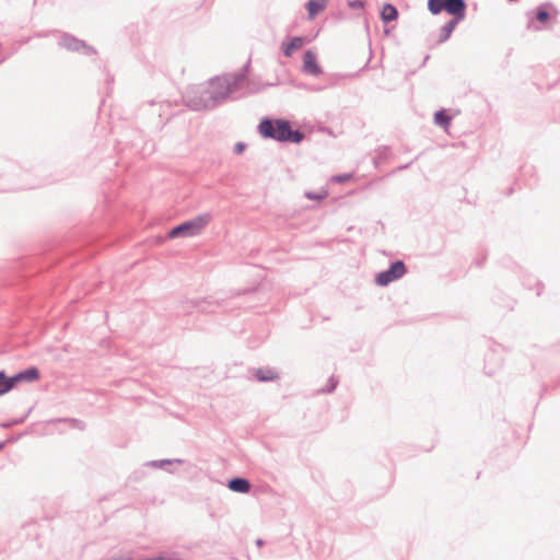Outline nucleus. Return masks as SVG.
Returning <instances> with one entry per match:
<instances>
[{
    "instance_id": "1",
    "label": "nucleus",
    "mask_w": 560,
    "mask_h": 560,
    "mask_svg": "<svg viewBox=\"0 0 560 560\" xmlns=\"http://www.w3.org/2000/svg\"><path fill=\"white\" fill-rule=\"evenodd\" d=\"M257 131L264 139H271L282 143H301L305 133L300 129H293L289 120L283 118L264 117L258 126Z\"/></svg>"
},
{
    "instance_id": "2",
    "label": "nucleus",
    "mask_w": 560,
    "mask_h": 560,
    "mask_svg": "<svg viewBox=\"0 0 560 560\" xmlns=\"http://www.w3.org/2000/svg\"><path fill=\"white\" fill-rule=\"evenodd\" d=\"M249 62H247L238 73H229L222 77H215L208 81L205 85L215 107L221 105L231 94L237 92L246 81L245 71H247Z\"/></svg>"
},
{
    "instance_id": "3",
    "label": "nucleus",
    "mask_w": 560,
    "mask_h": 560,
    "mask_svg": "<svg viewBox=\"0 0 560 560\" xmlns=\"http://www.w3.org/2000/svg\"><path fill=\"white\" fill-rule=\"evenodd\" d=\"M210 213H201L190 220L175 225L167 232L168 238L191 237L200 234L205 226L211 221Z\"/></svg>"
},
{
    "instance_id": "4",
    "label": "nucleus",
    "mask_w": 560,
    "mask_h": 560,
    "mask_svg": "<svg viewBox=\"0 0 560 560\" xmlns=\"http://www.w3.org/2000/svg\"><path fill=\"white\" fill-rule=\"evenodd\" d=\"M185 105L191 110H208L215 108L205 85L190 86L183 94Z\"/></svg>"
},
{
    "instance_id": "5",
    "label": "nucleus",
    "mask_w": 560,
    "mask_h": 560,
    "mask_svg": "<svg viewBox=\"0 0 560 560\" xmlns=\"http://www.w3.org/2000/svg\"><path fill=\"white\" fill-rule=\"evenodd\" d=\"M428 10L433 15L445 11L452 19L464 21L467 4L465 0H428Z\"/></svg>"
},
{
    "instance_id": "6",
    "label": "nucleus",
    "mask_w": 560,
    "mask_h": 560,
    "mask_svg": "<svg viewBox=\"0 0 560 560\" xmlns=\"http://www.w3.org/2000/svg\"><path fill=\"white\" fill-rule=\"evenodd\" d=\"M407 272V267L402 260H395L389 264L386 270L380 271L375 277V283L378 287H386L389 283L402 278Z\"/></svg>"
},
{
    "instance_id": "7",
    "label": "nucleus",
    "mask_w": 560,
    "mask_h": 560,
    "mask_svg": "<svg viewBox=\"0 0 560 560\" xmlns=\"http://www.w3.org/2000/svg\"><path fill=\"white\" fill-rule=\"evenodd\" d=\"M58 45L69 51L82 52L83 55H95L94 47L88 45L84 40L77 38L69 33H61Z\"/></svg>"
},
{
    "instance_id": "8",
    "label": "nucleus",
    "mask_w": 560,
    "mask_h": 560,
    "mask_svg": "<svg viewBox=\"0 0 560 560\" xmlns=\"http://www.w3.org/2000/svg\"><path fill=\"white\" fill-rule=\"evenodd\" d=\"M303 71L311 75H319L323 72L322 67L317 62L316 54L312 50H306L303 56Z\"/></svg>"
},
{
    "instance_id": "9",
    "label": "nucleus",
    "mask_w": 560,
    "mask_h": 560,
    "mask_svg": "<svg viewBox=\"0 0 560 560\" xmlns=\"http://www.w3.org/2000/svg\"><path fill=\"white\" fill-rule=\"evenodd\" d=\"M40 378V372L38 368L36 366H30L23 371H20L12 375V382L13 386L15 387L16 384L26 382V383H33Z\"/></svg>"
},
{
    "instance_id": "10",
    "label": "nucleus",
    "mask_w": 560,
    "mask_h": 560,
    "mask_svg": "<svg viewBox=\"0 0 560 560\" xmlns=\"http://www.w3.org/2000/svg\"><path fill=\"white\" fill-rule=\"evenodd\" d=\"M228 488L233 492L248 493L250 491L252 485L247 478L233 477L228 481Z\"/></svg>"
},
{
    "instance_id": "11",
    "label": "nucleus",
    "mask_w": 560,
    "mask_h": 560,
    "mask_svg": "<svg viewBox=\"0 0 560 560\" xmlns=\"http://www.w3.org/2000/svg\"><path fill=\"white\" fill-rule=\"evenodd\" d=\"M551 7V3L547 2V3H541L539 4L535 11H533L534 13V18L539 22V23H547L550 19V13L548 11V8ZM532 12H528L527 13V16H528V20L529 22H532V16H530ZM528 27H530V23H528Z\"/></svg>"
},
{
    "instance_id": "12",
    "label": "nucleus",
    "mask_w": 560,
    "mask_h": 560,
    "mask_svg": "<svg viewBox=\"0 0 560 560\" xmlns=\"http://www.w3.org/2000/svg\"><path fill=\"white\" fill-rule=\"evenodd\" d=\"M304 44V37L294 36L289 42L281 44V50L285 57H291L295 50L302 48Z\"/></svg>"
},
{
    "instance_id": "13",
    "label": "nucleus",
    "mask_w": 560,
    "mask_h": 560,
    "mask_svg": "<svg viewBox=\"0 0 560 560\" xmlns=\"http://www.w3.org/2000/svg\"><path fill=\"white\" fill-rule=\"evenodd\" d=\"M254 375H255L256 380L260 383L271 382L279 377L278 373L273 369H270V368L255 369Z\"/></svg>"
},
{
    "instance_id": "14",
    "label": "nucleus",
    "mask_w": 560,
    "mask_h": 560,
    "mask_svg": "<svg viewBox=\"0 0 560 560\" xmlns=\"http://www.w3.org/2000/svg\"><path fill=\"white\" fill-rule=\"evenodd\" d=\"M399 12L392 3H385L381 11V19L384 23H389L398 19Z\"/></svg>"
},
{
    "instance_id": "15",
    "label": "nucleus",
    "mask_w": 560,
    "mask_h": 560,
    "mask_svg": "<svg viewBox=\"0 0 560 560\" xmlns=\"http://www.w3.org/2000/svg\"><path fill=\"white\" fill-rule=\"evenodd\" d=\"M462 22L460 20H456V19H451L448 22H446L442 27H441V33H440V38H439V43L442 44L444 42H446L453 31L455 30L456 25Z\"/></svg>"
},
{
    "instance_id": "16",
    "label": "nucleus",
    "mask_w": 560,
    "mask_h": 560,
    "mask_svg": "<svg viewBox=\"0 0 560 560\" xmlns=\"http://www.w3.org/2000/svg\"><path fill=\"white\" fill-rule=\"evenodd\" d=\"M327 0H308L306 2V10L308 16L312 19L316 16L320 11H323L326 7Z\"/></svg>"
},
{
    "instance_id": "17",
    "label": "nucleus",
    "mask_w": 560,
    "mask_h": 560,
    "mask_svg": "<svg viewBox=\"0 0 560 560\" xmlns=\"http://www.w3.org/2000/svg\"><path fill=\"white\" fill-rule=\"evenodd\" d=\"M14 388L12 376H8L7 373L1 370L0 371V394L4 395Z\"/></svg>"
},
{
    "instance_id": "18",
    "label": "nucleus",
    "mask_w": 560,
    "mask_h": 560,
    "mask_svg": "<svg viewBox=\"0 0 560 560\" xmlns=\"http://www.w3.org/2000/svg\"><path fill=\"white\" fill-rule=\"evenodd\" d=\"M451 116L445 109H440L434 113V124L446 128L451 122Z\"/></svg>"
},
{
    "instance_id": "19",
    "label": "nucleus",
    "mask_w": 560,
    "mask_h": 560,
    "mask_svg": "<svg viewBox=\"0 0 560 560\" xmlns=\"http://www.w3.org/2000/svg\"><path fill=\"white\" fill-rule=\"evenodd\" d=\"M173 463L182 464V463H184V459H180V458H174V459H168V458H165V459H153V460L148 462L145 465L148 467H152V468H163L166 465H172Z\"/></svg>"
},
{
    "instance_id": "20",
    "label": "nucleus",
    "mask_w": 560,
    "mask_h": 560,
    "mask_svg": "<svg viewBox=\"0 0 560 560\" xmlns=\"http://www.w3.org/2000/svg\"><path fill=\"white\" fill-rule=\"evenodd\" d=\"M31 411H32V408H30L27 410V412L24 416H22L21 418H16V419H13V420H10V421L1 422L0 423V428L9 429V428H12L14 425L22 424L26 420V418L28 417Z\"/></svg>"
},
{
    "instance_id": "21",
    "label": "nucleus",
    "mask_w": 560,
    "mask_h": 560,
    "mask_svg": "<svg viewBox=\"0 0 560 560\" xmlns=\"http://www.w3.org/2000/svg\"><path fill=\"white\" fill-rule=\"evenodd\" d=\"M337 385H338V380L332 375L328 380L327 387L323 388L320 392L327 393V394L332 393L336 389Z\"/></svg>"
},
{
    "instance_id": "22",
    "label": "nucleus",
    "mask_w": 560,
    "mask_h": 560,
    "mask_svg": "<svg viewBox=\"0 0 560 560\" xmlns=\"http://www.w3.org/2000/svg\"><path fill=\"white\" fill-rule=\"evenodd\" d=\"M348 7L352 10H362L364 8V0H348Z\"/></svg>"
},
{
    "instance_id": "23",
    "label": "nucleus",
    "mask_w": 560,
    "mask_h": 560,
    "mask_svg": "<svg viewBox=\"0 0 560 560\" xmlns=\"http://www.w3.org/2000/svg\"><path fill=\"white\" fill-rule=\"evenodd\" d=\"M66 421L70 422L73 428H77L79 430L85 429V424L79 419L71 418V419H67Z\"/></svg>"
},
{
    "instance_id": "24",
    "label": "nucleus",
    "mask_w": 560,
    "mask_h": 560,
    "mask_svg": "<svg viewBox=\"0 0 560 560\" xmlns=\"http://www.w3.org/2000/svg\"><path fill=\"white\" fill-rule=\"evenodd\" d=\"M305 197H306L307 199H311V200H322V199H324V198L326 197V192H325V194L319 195V194H316V192H313V191H307V192L305 194Z\"/></svg>"
},
{
    "instance_id": "25",
    "label": "nucleus",
    "mask_w": 560,
    "mask_h": 560,
    "mask_svg": "<svg viewBox=\"0 0 560 560\" xmlns=\"http://www.w3.org/2000/svg\"><path fill=\"white\" fill-rule=\"evenodd\" d=\"M377 154L380 158L386 159L390 154V148L389 147H381L377 150Z\"/></svg>"
},
{
    "instance_id": "26",
    "label": "nucleus",
    "mask_w": 560,
    "mask_h": 560,
    "mask_svg": "<svg viewBox=\"0 0 560 560\" xmlns=\"http://www.w3.org/2000/svg\"><path fill=\"white\" fill-rule=\"evenodd\" d=\"M246 148V144L244 142H237L235 145H234V153L235 154H241Z\"/></svg>"
},
{
    "instance_id": "27",
    "label": "nucleus",
    "mask_w": 560,
    "mask_h": 560,
    "mask_svg": "<svg viewBox=\"0 0 560 560\" xmlns=\"http://www.w3.org/2000/svg\"><path fill=\"white\" fill-rule=\"evenodd\" d=\"M350 177H351L350 174H342V175L337 176L336 179L340 183H343V182L348 180Z\"/></svg>"
},
{
    "instance_id": "28",
    "label": "nucleus",
    "mask_w": 560,
    "mask_h": 560,
    "mask_svg": "<svg viewBox=\"0 0 560 560\" xmlns=\"http://www.w3.org/2000/svg\"><path fill=\"white\" fill-rule=\"evenodd\" d=\"M541 290H542V284H541V283H538V291H537V295H540V294H541Z\"/></svg>"
},
{
    "instance_id": "29",
    "label": "nucleus",
    "mask_w": 560,
    "mask_h": 560,
    "mask_svg": "<svg viewBox=\"0 0 560 560\" xmlns=\"http://www.w3.org/2000/svg\"><path fill=\"white\" fill-rule=\"evenodd\" d=\"M256 544H257L258 546H262L264 540L259 538V539H257Z\"/></svg>"
},
{
    "instance_id": "30",
    "label": "nucleus",
    "mask_w": 560,
    "mask_h": 560,
    "mask_svg": "<svg viewBox=\"0 0 560 560\" xmlns=\"http://www.w3.org/2000/svg\"><path fill=\"white\" fill-rule=\"evenodd\" d=\"M7 442H0V451L5 446Z\"/></svg>"
},
{
    "instance_id": "31",
    "label": "nucleus",
    "mask_w": 560,
    "mask_h": 560,
    "mask_svg": "<svg viewBox=\"0 0 560 560\" xmlns=\"http://www.w3.org/2000/svg\"><path fill=\"white\" fill-rule=\"evenodd\" d=\"M409 164H406V165H402V166H399L398 170H405L408 167Z\"/></svg>"
},
{
    "instance_id": "32",
    "label": "nucleus",
    "mask_w": 560,
    "mask_h": 560,
    "mask_svg": "<svg viewBox=\"0 0 560 560\" xmlns=\"http://www.w3.org/2000/svg\"><path fill=\"white\" fill-rule=\"evenodd\" d=\"M5 60V57L0 58V65Z\"/></svg>"
},
{
    "instance_id": "33",
    "label": "nucleus",
    "mask_w": 560,
    "mask_h": 560,
    "mask_svg": "<svg viewBox=\"0 0 560 560\" xmlns=\"http://www.w3.org/2000/svg\"><path fill=\"white\" fill-rule=\"evenodd\" d=\"M534 30H535V31H540V30H541V27L534 26Z\"/></svg>"
},
{
    "instance_id": "34",
    "label": "nucleus",
    "mask_w": 560,
    "mask_h": 560,
    "mask_svg": "<svg viewBox=\"0 0 560 560\" xmlns=\"http://www.w3.org/2000/svg\"><path fill=\"white\" fill-rule=\"evenodd\" d=\"M368 65H369V61L364 65V67L361 69V71L364 70L365 68H368Z\"/></svg>"
},
{
    "instance_id": "35",
    "label": "nucleus",
    "mask_w": 560,
    "mask_h": 560,
    "mask_svg": "<svg viewBox=\"0 0 560 560\" xmlns=\"http://www.w3.org/2000/svg\"><path fill=\"white\" fill-rule=\"evenodd\" d=\"M112 560H124V559H121V558H117V559H112Z\"/></svg>"
},
{
    "instance_id": "36",
    "label": "nucleus",
    "mask_w": 560,
    "mask_h": 560,
    "mask_svg": "<svg viewBox=\"0 0 560 560\" xmlns=\"http://www.w3.org/2000/svg\"><path fill=\"white\" fill-rule=\"evenodd\" d=\"M232 560H240V559L234 557V558H232Z\"/></svg>"
}]
</instances>
